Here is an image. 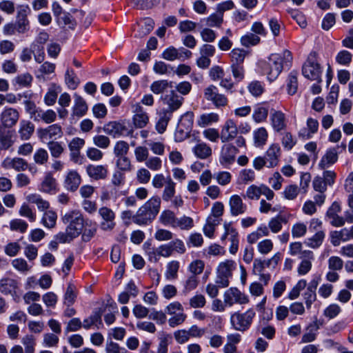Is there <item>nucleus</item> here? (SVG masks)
I'll return each mask as SVG.
<instances>
[{"mask_svg":"<svg viewBox=\"0 0 353 353\" xmlns=\"http://www.w3.org/2000/svg\"><path fill=\"white\" fill-rule=\"evenodd\" d=\"M62 222L66 225L65 231L56 235L60 243H68L81 234L84 226V219L79 210H70L61 217Z\"/></svg>","mask_w":353,"mask_h":353,"instance_id":"obj_1","label":"nucleus"},{"mask_svg":"<svg viewBox=\"0 0 353 353\" xmlns=\"http://www.w3.org/2000/svg\"><path fill=\"white\" fill-rule=\"evenodd\" d=\"M292 61L291 52L288 50L270 55L267 61L261 63V68L270 81H273L281 74L285 66H290Z\"/></svg>","mask_w":353,"mask_h":353,"instance_id":"obj_2","label":"nucleus"},{"mask_svg":"<svg viewBox=\"0 0 353 353\" xmlns=\"http://www.w3.org/2000/svg\"><path fill=\"white\" fill-rule=\"evenodd\" d=\"M161 203L159 196L151 197L135 213L134 223L141 226L150 224L159 214Z\"/></svg>","mask_w":353,"mask_h":353,"instance_id":"obj_3","label":"nucleus"},{"mask_svg":"<svg viewBox=\"0 0 353 353\" xmlns=\"http://www.w3.org/2000/svg\"><path fill=\"white\" fill-rule=\"evenodd\" d=\"M236 268V263L232 259H225L220 262L216 269V283L220 288H227L230 279L232 278L233 272Z\"/></svg>","mask_w":353,"mask_h":353,"instance_id":"obj_4","label":"nucleus"},{"mask_svg":"<svg viewBox=\"0 0 353 353\" xmlns=\"http://www.w3.org/2000/svg\"><path fill=\"white\" fill-rule=\"evenodd\" d=\"M303 76L312 81H321V68L316 60V52H312L309 54L306 62L303 65Z\"/></svg>","mask_w":353,"mask_h":353,"instance_id":"obj_5","label":"nucleus"},{"mask_svg":"<svg viewBox=\"0 0 353 353\" xmlns=\"http://www.w3.org/2000/svg\"><path fill=\"white\" fill-rule=\"evenodd\" d=\"M255 315L253 309H249L243 313L234 312L231 315L230 323L234 330L243 332L250 327Z\"/></svg>","mask_w":353,"mask_h":353,"instance_id":"obj_6","label":"nucleus"},{"mask_svg":"<svg viewBox=\"0 0 353 353\" xmlns=\"http://www.w3.org/2000/svg\"><path fill=\"white\" fill-rule=\"evenodd\" d=\"M203 94L205 99L217 108H223L228 105V99L223 94L219 92L216 86L210 85L204 89Z\"/></svg>","mask_w":353,"mask_h":353,"instance_id":"obj_7","label":"nucleus"},{"mask_svg":"<svg viewBox=\"0 0 353 353\" xmlns=\"http://www.w3.org/2000/svg\"><path fill=\"white\" fill-rule=\"evenodd\" d=\"M30 8L28 5H21L17 8V20L14 23L19 34H24L30 29V21L28 15L30 14Z\"/></svg>","mask_w":353,"mask_h":353,"instance_id":"obj_8","label":"nucleus"},{"mask_svg":"<svg viewBox=\"0 0 353 353\" xmlns=\"http://www.w3.org/2000/svg\"><path fill=\"white\" fill-rule=\"evenodd\" d=\"M223 298L225 305L228 307H231L235 303L244 305L249 302L248 296L236 288L227 290L224 292Z\"/></svg>","mask_w":353,"mask_h":353,"instance_id":"obj_9","label":"nucleus"},{"mask_svg":"<svg viewBox=\"0 0 353 353\" xmlns=\"http://www.w3.org/2000/svg\"><path fill=\"white\" fill-rule=\"evenodd\" d=\"M194 114L187 112L183 114L178 123V141H183L190 136L193 125Z\"/></svg>","mask_w":353,"mask_h":353,"instance_id":"obj_10","label":"nucleus"},{"mask_svg":"<svg viewBox=\"0 0 353 353\" xmlns=\"http://www.w3.org/2000/svg\"><path fill=\"white\" fill-rule=\"evenodd\" d=\"M103 130L105 134L114 138L128 136L132 133V131L128 130L124 122L116 121H110L105 124Z\"/></svg>","mask_w":353,"mask_h":353,"instance_id":"obj_11","label":"nucleus"},{"mask_svg":"<svg viewBox=\"0 0 353 353\" xmlns=\"http://www.w3.org/2000/svg\"><path fill=\"white\" fill-rule=\"evenodd\" d=\"M20 117L19 112L11 107H6L0 114V121L3 128H12L18 122Z\"/></svg>","mask_w":353,"mask_h":353,"instance_id":"obj_12","label":"nucleus"},{"mask_svg":"<svg viewBox=\"0 0 353 353\" xmlns=\"http://www.w3.org/2000/svg\"><path fill=\"white\" fill-rule=\"evenodd\" d=\"M85 172L90 179L95 181L105 180L109 174L107 165L89 164L85 168Z\"/></svg>","mask_w":353,"mask_h":353,"instance_id":"obj_13","label":"nucleus"},{"mask_svg":"<svg viewBox=\"0 0 353 353\" xmlns=\"http://www.w3.org/2000/svg\"><path fill=\"white\" fill-rule=\"evenodd\" d=\"M238 132L239 129L235 121L228 119L221 128L220 139L223 143L230 141L236 137Z\"/></svg>","mask_w":353,"mask_h":353,"instance_id":"obj_14","label":"nucleus"},{"mask_svg":"<svg viewBox=\"0 0 353 353\" xmlns=\"http://www.w3.org/2000/svg\"><path fill=\"white\" fill-rule=\"evenodd\" d=\"M341 211V205L336 201L328 208L325 218L334 227H341L344 225L343 217L339 215Z\"/></svg>","mask_w":353,"mask_h":353,"instance_id":"obj_15","label":"nucleus"},{"mask_svg":"<svg viewBox=\"0 0 353 353\" xmlns=\"http://www.w3.org/2000/svg\"><path fill=\"white\" fill-rule=\"evenodd\" d=\"M1 167L6 170L13 169L16 172H21L28 169V163L21 157H6L1 162Z\"/></svg>","mask_w":353,"mask_h":353,"instance_id":"obj_16","label":"nucleus"},{"mask_svg":"<svg viewBox=\"0 0 353 353\" xmlns=\"http://www.w3.org/2000/svg\"><path fill=\"white\" fill-rule=\"evenodd\" d=\"M38 135L42 140H56L62 137L63 131L61 125L55 123L46 128L39 129Z\"/></svg>","mask_w":353,"mask_h":353,"instance_id":"obj_17","label":"nucleus"},{"mask_svg":"<svg viewBox=\"0 0 353 353\" xmlns=\"http://www.w3.org/2000/svg\"><path fill=\"white\" fill-rule=\"evenodd\" d=\"M230 212L232 216L243 214L247 210V205L242 198L238 194H234L229 199Z\"/></svg>","mask_w":353,"mask_h":353,"instance_id":"obj_18","label":"nucleus"},{"mask_svg":"<svg viewBox=\"0 0 353 353\" xmlns=\"http://www.w3.org/2000/svg\"><path fill=\"white\" fill-rule=\"evenodd\" d=\"M281 155V148L278 144L273 143L267 150L264 158L268 168H274L279 163Z\"/></svg>","mask_w":353,"mask_h":353,"instance_id":"obj_19","label":"nucleus"},{"mask_svg":"<svg viewBox=\"0 0 353 353\" xmlns=\"http://www.w3.org/2000/svg\"><path fill=\"white\" fill-rule=\"evenodd\" d=\"M176 86L174 82L170 81L169 88H167L164 94L161 96V99L165 104H167L168 110L174 112L176 109Z\"/></svg>","mask_w":353,"mask_h":353,"instance_id":"obj_20","label":"nucleus"},{"mask_svg":"<svg viewBox=\"0 0 353 353\" xmlns=\"http://www.w3.org/2000/svg\"><path fill=\"white\" fill-rule=\"evenodd\" d=\"M81 183V176L77 170H69L64 179L65 188L70 191L75 192Z\"/></svg>","mask_w":353,"mask_h":353,"instance_id":"obj_21","label":"nucleus"},{"mask_svg":"<svg viewBox=\"0 0 353 353\" xmlns=\"http://www.w3.org/2000/svg\"><path fill=\"white\" fill-rule=\"evenodd\" d=\"M270 121L272 128L276 132H281L286 128L285 115L280 110H271Z\"/></svg>","mask_w":353,"mask_h":353,"instance_id":"obj_22","label":"nucleus"},{"mask_svg":"<svg viewBox=\"0 0 353 353\" xmlns=\"http://www.w3.org/2000/svg\"><path fill=\"white\" fill-rule=\"evenodd\" d=\"M300 259L301 261L297 268V272L299 275L303 276L312 269V261L314 260V253L312 251H305Z\"/></svg>","mask_w":353,"mask_h":353,"instance_id":"obj_23","label":"nucleus"},{"mask_svg":"<svg viewBox=\"0 0 353 353\" xmlns=\"http://www.w3.org/2000/svg\"><path fill=\"white\" fill-rule=\"evenodd\" d=\"M57 182L51 172H47L41 183L39 190L47 194H54L57 192Z\"/></svg>","mask_w":353,"mask_h":353,"instance_id":"obj_24","label":"nucleus"},{"mask_svg":"<svg viewBox=\"0 0 353 353\" xmlns=\"http://www.w3.org/2000/svg\"><path fill=\"white\" fill-rule=\"evenodd\" d=\"M34 125L32 121L25 119L21 120L18 130L20 139L23 141L29 140L34 134Z\"/></svg>","mask_w":353,"mask_h":353,"instance_id":"obj_25","label":"nucleus"},{"mask_svg":"<svg viewBox=\"0 0 353 353\" xmlns=\"http://www.w3.org/2000/svg\"><path fill=\"white\" fill-rule=\"evenodd\" d=\"M74 105L72 110V116L77 117L84 116L87 113L88 110L86 101L82 97L78 95L77 94H74Z\"/></svg>","mask_w":353,"mask_h":353,"instance_id":"obj_26","label":"nucleus"},{"mask_svg":"<svg viewBox=\"0 0 353 353\" xmlns=\"http://www.w3.org/2000/svg\"><path fill=\"white\" fill-rule=\"evenodd\" d=\"M237 152L238 150L235 146L231 144L224 145L221 150V163L231 164L234 161Z\"/></svg>","mask_w":353,"mask_h":353,"instance_id":"obj_27","label":"nucleus"},{"mask_svg":"<svg viewBox=\"0 0 353 353\" xmlns=\"http://www.w3.org/2000/svg\"><path fill=\"white\" fill-rule=\"evenodd\" d=\"M14 143V140L12 132L0 127V150H8Z\"/></svg>","mask_w":353,"mask_h":353,"instance_id":"obj_28","label":"nucleus"},{"mask_svg":"<svg viewBox=\"0 0 353 353\" xmlns=\"http://www.w3.org/2000/svg\"><path fill=\"white\" fill-rule=\"evenodd\" d=\"M83 327L85 330H90L92 327L99 329L103 326L101 321V314L99 312L96 311L90 316L83 320Z\"/></svg>","mask_w":353,"mask_h":353,"instance_id":"obj_29","label":"nucleus"},{"mask_svg":"<svg viewBox=\"0 0 353 353\" xmlns=\"http://www.w3.org/2000/svg\"><path fill=\"white\" fill-rule=\"evenodd\" d=\"M61 88L55 84L50 85L46 94L44 96V103L48 106H52L55 104L58 94L61 92Z\"/></svg>","mask_w":353,"mask_h":353,"instance_id":"obj_30","label":"nucleus"},{"mask_svg":"<svg viewBox=\"0 0 353 353\" xmlns=\"http://www.w3.org/2000/svg\"><path fill=\"white\" fill-rule=\"evenodd\" d=\"M338 160V154L335 148L328 150L325 155L322 157L319 163V167L321 170L330 167L335 163Z\"/></svg>","mask_w":353,"mask_h":353,"instance_id":"obj_31","label":"nucleus"},{"mask_svg":"<svg viewBox=\"0 0 353 353\" xmlns=\"http://www.w3.org/2000/svg\"><path fill=\"white\" fill-rule=\"evenodd\" d=\"M318 285V282L313 280L310 282L307 288L306 291L303 294V298L307 309H310L312 303L316 299V290Z\"/></svg>","mask_w":353,"mask_h":353,"instance_id":"obj_32","label":"nucleus"},{"mask_svg":"<svg viewBox=\"0 0 353 353\" xmlns=\"http://www.w3.org/2000/svg\"><path fill=\"white\" fill-rule=\"evenodd\" d=\"M57 212L51 209L43 212L41 223L48 229H52L55 228L57 221Z\"/></svg>","mask_w":353,"mask_h":353,"instance_id":"obj_33","label":"nucleus"},{"mask_svg":"<svg viewBox=\"0 0 353 353\" xmlns=\"http://www.w3.org/2000/svg\"><path fill=\"white\" fill-rule=\"evenodd\" d=\"M307 130L303 129L299 131V136L305 139H310L318 131L319 122L316 119L309 118L307 120Z\"/></svg>","mask_w":353,"mask_h":353,"instance_id":"obj_34","label":"nucleus"},{"mask_svg":"<svg viewBox=\"0 0 353 353\" xmlns=\"http://www.w3.org/2000/svg\"><path fill=\"white\" fill-rule=\"evenodd\" d=\"M27 200L31 203L37 205L39 211L45 212L50 209V205L48 201L45 200L39 194H30L27 196Z\"/></svg>","mask_w":353,"mask_h":353,"instance_id":"obj_35","label":"nucleus"},{"mask_svg":"<svg viewBox=\"0 0 353 353\" xmlns=\"http://www.w3.org/2000/svg\"><path fill=\"white\" fill-rule=\"evenodd\" d=\"M18 288L17 281L10 278L0 279V292L3 294H10Z\"/></svg>","mask_w":353,"mask_h":353,"instance_id":"obj_36","label":"nucleus"},{"mask_svg":"<svg viewBox=\"0 0 353 353\" xmlns=\"http://www.w3.org/2000/svg\"><path fill=\"white\" fill-rule=\"evenodd\" d=\"M137 113L133 117V122L137 128H142L145 127L148 121L149 117L146 112L143 110L142 107L138 106L136 110Z\"/></svg>","mask_w":353,"mask_h":353,"instance_id":"obj_37","label":"nucleus"},{"mask_svg":"<svg viewBox=\"0 0 353 353\" xmlns=\"http://www.w3.org/2000/svg\"><path fill=\"white\" fill-rule=\"evenodd\" d=\"M193 152L198 158L205 159L211 156L212 149L205 143L201 142L193 148Z\"/></svg>","mask_w":353,"mask_h":353,"instance_id":"obj_38","label":"nucleus"},{"mask_svg":"<svg viewBox=\"0 0 353 353\" xmlns=\"http://www.w3.org/2000/svg\"><path fill=\"white\" fill-rule=\"evenodd\" d=\"M331 243L334 246L340 245L341 241H347L350 240L349 232L347 228H343L340 231H334L330 234Z\"/></svg>","mask_w":353,"mask_h":353,"instance_id":"obj_39","label":"nucleus"},{"mask_svg":"<svg viewBox=\"0 0 353 353\" xmlns=\"http://www.w3.org/2000/svg\"><path fill=\"white\" fill-rule=\"evenodd\" d=\"M254 143L256 147L263 146L268 140V133L263 127L259 128L253 132Z\"/></svg>","mask_w":353,"mask_h":353,"instance_id":"obj_40","label":"nucleus"},{"mask_svg":"<svg viewBox=\"0 0 353 353\" xmlns=\"http://www.w3.org/2000/svg\"><path fill=\"white\" fill-rule=\"evenodd\" d=\"M173 112L170 110H167L160 113L159 119L156 124V130L160 134L164 132L166 130L168 121H170Z\"/></svg>","mask_w":353,"mask_h":353,"instance_id":"obj_41","label":"nucleus"},{"mask_svg":"<svg viewBox=\"0 0 353 353\" xmlns=\"http://www.w3.org/2000/svg\"><path fill=\"white\" fill-rule=\"evenodd\" d=\"M288 221L285 216L277 215L269 221L268 228L272 232L276 234L282 230L283 223H286Z\"/></svg>","mask_w":353,"mask_h":353,"instance_id":"obj_42","label":"nucleus"},{"mask_svg":"<svg viewBox=\"0 0 353 353\" xmlns=\"http://www.w3.org/2000/svg\"><path fill=\"white\" fill-rule=\"evenodd\" d=\"M298 72L292 71L286 81L287 92L290 95H294L296 93L298 90Z\"/></svg>","mask_w":353,"mask_h":353,"instance_id":"obj_43","label":"nucleus"},{"mask_svg":"<svg viewBox=\"0 0 353 353\" xmlns=\"http://www.w3.org/2000/svg\"><path fill=\"white\" fill-rule=\"evenodd\" d=\"M219 119L218 114L214 112H210L207 114H201L198 121L197 123L200 127H205L210 125L214 123H216Z\"/></svg>","mask_w":353,"mask_h":353,"instance_id":"obj_44","label":"nucleus"},{"mask_svg":"<svg viewBox=\"0 0 353 353\" xmlns=\"http://www.w3.org/2000/svg\"><path fill=\"white\" fill-rule=\"evenodd\" d=\"M164 190L162 194V199L165 201H170L175 194V183L172 180L170 176H168V181L164 185Z\"/></svg>","mask_w":353,"mask_h":353,"instance_id":"obj_45","label":"nucleus"},{"mask_svg":"<svg viewBox=\"0 0 353 353\" xmlns=\"http://www.w3.org/2000/svg\"><path fill=\"white\" fill-rule=\"evenodd\" d=\"M268 114V108L262 105H258L254 109L252 118L256 123H261L266 120Z\"/></svg>","mask_w":353,"mask_h":353,"instance_id":"obj_46","label":"nucleus"},{"mask_svg":"<svg viewBox=\"0 0 353 353\" xmlns=\"http://www.w3.org/2000/svg\"><path fill=\"white\" fill-rule=\"evenodd\" d=\"M116 166L119 172H131L133 170V165L127 156L116 157Z\"/></svg>","mask_w":353,"mask_h":353,"instance_id":"obj_47","label":"nucleus"},{"mask_svg":"<svg viewBox=\"0 0 353 353\" xmlns=\"http://www.w3.org/2000/svg\"><path fill=\"white\" fill-rule=\"evenodd\" d=\"M77 297V288L72 283H69L64 294V304L71 306L75 302Z\"/></svg>","mask_w":353,"mask_h":353,"instance_id":"obj_48","label":"nucleus"},{"mask_svg":"<svg viewBox=\"0 0 353 353\" xmlns=\"http://www.w3.org/2000/svg\"><path fill=\"white\" fill-rule=\"evenodd\" d=\"M247 54L248 52L243 49H233L230 53L232 64L242 65Z\"/></svg>","mask_w":353,"mask_h":353,"instance_id":"obj_49","label":"nucleus"},{"mask_svg":"<svg viewBox=\"0 0 353 353\" xmlns=\"http://www.w3.org/2000/svg\"><path fill=\"white\" fill-rule=\"evenodd\" d=\"M240 41L242 46L249 48L259 44L261 41V39L258 35L248 32L241 37Z\"/></svg>","mask_w":353,"mask_h":353,"instance_id":"obj_50","label":"nucleus"},{"mask_svg":"<svg viewBox=\"0 0 353 353\" xmlns=\"http://www.w3.org/2000/svg\"><path fill=\"white\" fill-rule=\"evenodd\" d=\"M219 223V221L217 219L208 216L206 219V223L203 226V232L205 236L212 238L214 235V232L215 230V227Z\"/></svg>","mask_w":353,"mask_h":353,"instance_id":"obj_51","label":"nucleus"},{"mask_svg":"<svg viewBox=\"0 0 353 353\" xmlns=\"http://www.w3.org/2000/svg\"><path fill=\"white\" fill-rule=\"evenodd\" d=\"M159 221L164 225L174 226L176 222L175 213L170 210H163L159 216Z\"/></svg>","mask_w":353,"mask_h":353,"instance_id":"obj_52","label":"nucleus"},{"mask_svg":"<svg viewBox=\"0 0 353 353\" xmlns=\"http://www.w3.org/2000/svg\"><path fill=\"white\" fill-rule=\"evenodd\" d=\"M224 230V234L221 238L222 241H224L226 239H228L230 242H232L233 240H239L238 232L231 223H225Z\"/></svg>","mask_w":353,"mask_h":353,"instance_id":"obj_53","label":"nucleus"},{"mask_svg":"<svg viewBox=\"0 0 353 353\" xmlns=\"http://www.w3.org/2000/svg\"><path fill=\"white\" fill-rule=\"evenodd\" d=\"M170 81L167 80H159L154 81L150 85V90L155 94H164L167 88H169Z\"/></svg>","mask_w":353,"mask_h":353,"instance_id":"obj_54","label":"nucleus"},{"mask_svg":"<svg viewBox=\"0 0 353 353\" xmlns=\"http://www.w3.org/2000/svg\"><path fill=\"white\" fill-rule=\"evenodd\" d=\"M12 265L19 272L26 274L32 268L27 261L23 258H17L12 261Z\"/></svg>","mask_w":353,"mask_h":353,"instance_id":"obj_55","label":"nucleus"},{"mask_svg":"<svg viewBox=\"0 0 353 353\" xmlns=\"http://www.w3.org/2000/svg\"><path fill=\"white\" fill-rule=\"evenodd\" d=\"M65 81L70 89L75 90L79 84V80L72 69H68L65 75Z\"/></svg>","mask_w":353,"mask_h":353,"instance_id":"obj_56","label":"nucleus"},{"mask_svg":"<svg viewBox=\"0 0 353 353\" xmlns=\"http://www.w3.org/2000/svg\"><path fill=\"white\" fill-rule=\"evenodd\" d=\"M154 21L151 18H145L138 23V28L140 30L139 32H142L143 37L148 34L154 28Z\"/></svg>","mask_w":353,"mask_h":353,"instance_id":"obj_57","label":"nucleus"},{"mask_svg":"<svg viewBox=\"0 0 353 353\" xmlns=\"http://www.w3.org/2000/svg\"><path fill=\"white\" fill-rule=\"evenodd\" d=\"M55 64L46 61L39 68L37 71V77L38 79H44L46 75L50 74L54 72Z\"/></svg>","mask_w":353,"mask_h":353,"instance_id":"obj_58","label":"nucleus"},{"mask_svg":"<svg viewBox=\"0 0 353 353\" xmlns=\"http://www.w3.org/2000/svg\"><path fill=\"white\" fill-rule=\"evenodd\" d=\"M32 81H33V77L28 72L19 74L14 79V81L17 84H18L20 87H23V88L30 87L32 84Z\"/></svg>","mask_w":353,"mask_h":353,"instance_id":"obj_59","label":"nucleus"},{"mask_svg":"<svg viewBox=\"0 0 353 353\" xmlns=\"http://www.w3.org/2000/svg\"><path fill=\"white\" fill-rule=\"evenodd\" d=\"M59 25L68 26L70 29H74L77 26V21L73 19V16L69 12H65L59 19L57 20Z\"/></svg>","mask_w":353,"mask_h":353,"instance_id":"obj_60","label":"nucleus"},{"mask_svg":"<svg viewBox=\"0 0 353 353\" xmlns=\"http://www.w3.org/2000/svg\"><path fill=\"white\" fill-rule=\"evenodd\" d=\"M49 155L46 150L39 148L35 151L33 159L36 164L43 165L48 161Z\"/></svg>","mask_w":353,"mask_h":353,"instance_id":"obj_61","label":"nucleus"},{"mask_svg":"<svg viewBox=\"0 0 353 353\" xmlns=\"http://www.w3.org/2000/svg\"><path fill=\"white\" fill-rule=\"evenodd\" d=\"M176 250V243L171 241L168 244L162 245L158 248V254L163 257H169Z\"/></svg>","mask_w":353,"mask_h":353,"instance_id":"obj_62","label":"nucleus"},{"mask_svg":"<svg viewBox=\"0 0 353 353\" xmlns=\"http://www.w3.org/2000/svg\"><path fill=\"white\" fill-rule=\"evenodd\" d=\"M129 144L124 141L116 142L114 147V154L115 157L127 156L129 151Z\"/></svg>","mask_w":353,"mask_h":353,"instance_id":"obj_63","label":"nucleus"},{"mask_svg":"<svg viewBox=\"0 0 353 353\" xmlns=\"http://www.w3.org/2000/svg\"><path fill=\"white\" fill-rule=\"evenodd\" d=\"M21 343L25 347V353H34L36 340L34 336L27 334L21 339Z\"/></svg>","mask_w":353,"mask_h":353,"instance_id":"obj_64","label":"nucleus"}]
</instances>
